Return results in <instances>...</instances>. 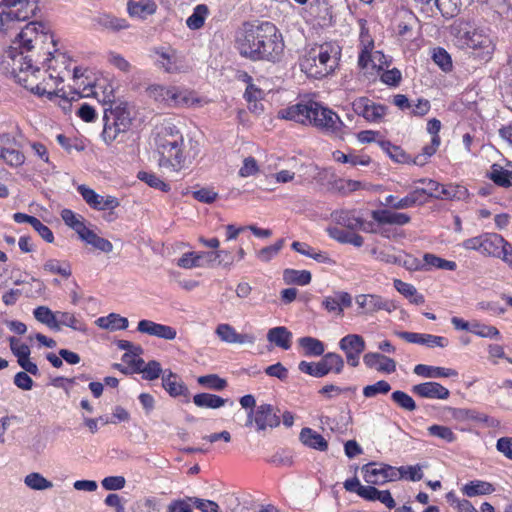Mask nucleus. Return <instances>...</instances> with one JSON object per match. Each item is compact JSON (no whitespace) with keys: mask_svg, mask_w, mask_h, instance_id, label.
Instances as JSON below:
<instances>
[{"mask_svg":"<svg viewBox=\"0 0 512 512\" xmlns=\"http://www.w3.org/2000/svg\"><path fill=\"white\" fill-rule=\"evenodd\" d=\"M241 56L253 61L275 62L283 51L277 28L271 22H245L236 35Z\"/></svg>","mask_w":512,"mask_h":512,"instance_id":"obj_1","label":"nucleus"},{"mask_svg":"<svg viewBox=\"0 0 512 512\" xmlns=\"http://www.w3.org/2000/svg\"><path fill=\"white\" fill-rule=\"evenodd\" d=\"M279 113L284 119L304 125L310 124L323 132L335 135H338L345 126L334 111L315 101L297 103Z\"/></svg>","mask_w":512,"mask_h":512,"instance_id":"obj_2","label":"nucleus"},{"mask_svg":"<svg viewBox=\"0 0 512 512\" xmlns=\"http://www.w3.org/2000/svg\"><path fill=\"white\" fill-rule=\"evenodd\" d=\"M19 42V55L25 57L30 52L33 58H43V63L50 62L53 54L57 52L56 40L53 35L44 32V25L39 22L28 23L17 36Z\"/></svg>","mask_w":512,"mask_h":512,"instance_id":"obj_3","label":"nucleus"},{"mask_svg":"<svg viewBox=\"0 0 512 512\" xmlns=\"http://www.w3.org/2000/svg\"><path fill=\"white\" fill-rule=\"evenodd\" d=\"M339 55V47L331 43L313 47L300 60L301 70L309 77L323 78L334 71Z\"/></svg>","mask_w":512,"mask_h":512,"instance_id":"obj_4","label":"nucleus"},{"mask_svg":"<svg viewBox=\"0 0 512 512\" xmlns=\"http://www.w3.org/2000/svg\"><path fill=\"white\" fill-rule=\"evenodd\" d=\"M182 144L183 137L174 125L163 127L156 138L157 150L160 155L159 165L172 167L174 171H178L184 160Z\"/></svg>","mask_w":512,"mask_h":512,"instance_id":"obj_5","label":"nucleus"},{"mask_svg":"<svg viewBox=\"0 0 512 512\" xmlns=\"http://www.w3.org/2000/svg\"><path fill=\"white\" fill-rule=\"evenodd\" d=\"M14 65L19 64V72L15 74L16 81L22 85L24 88L30 90L33 94L37 96H47L49 100H52L58 93L47 91L45 87H43L40 83H38L37 73H39L40 68L38 66H34V63H43V58H33V55H26L25 57H20L17 59L16 56L13 57Z\"/></svg>","mask_w":512,"mask_h":512,"instance_id":"obj_6","label":"nucleus"},{"mask_svg":"<svg viewBox=\"0 0 512 512\" xmlns=\"http://www.w3.org/2000/svg\"><path fill=\"white\" fill-rule=\"evenodd\" d=\"M146 92L149 98L170 108L190 107L200 102L192 91L177 86L152 84Z\"/></svg>","mask_w":512,"mask_h":512,"instance_id":"obj_7","label":"nucleus"},{"mask_svg":"<svg viewBox=\"0 0 512 512\" xmlns=\"http://www.w3.org/2000/svg\"><path fill=\"white\" fill-rule=\"evenodd\" d=\"M104 128L102 138L106 144H111L120 133L127 131L131 125L130 112L121 104L104 108Z\"/></svg>","mask_w":512,"mask_h":512,"instance_id":"obj_8","label":"nucleus"},{"mask_svg":"<svg viewBox=\"0 0 512 512\" xmlns=\"http://www.w3.org/2000/svg\"><path fill=\"white\" fill-rule=\"evenodd\" d=\"M321 356V360L317 363L301 361L298 364V369L302 373H306L316 378H322L330 372H334L336 374H340L342 372L344 368V360L341 355L334 352H328Z\"/></svg>","mask_w":512,"mask_h":512,"instance_id":"obj_9","label":"nucleus"},{"mask_svg":"<svg viewBox=\"0 0 512 512\" xmlns=\"http://www.w3.org/2000/svg\"><path fill=\"white\" fill-rule=\"evenodd\" d=\"M375 466V463H368L362 467L365 481L372 485H382L388 481L399 479V475H405L404 466L400 468H395L387 464H380L379 467Z\"/></svg>","mask_w":512,"mask_h":512,"instance_id":"obj_10","label":"nucleus"},{"mask_svg":"<svg viewBox=\"0 0 512 512\" xmlns=\"http://www.w3.org/2000/svg\"><path fill=\"white\" fill-rule=\"evenodd\" d=\"M255 424L256 430L262 432L268 428H276L280 425V417L274 411L271 404H261L250 410L247 414L246 426Z\"/></svg>","mask_w":512,"mask_h":512,"instance_id":"obj_11","label":"nucleus"},{"mask_svg":"<svg viewBox=\"0 0 512 512\" xmlns=\"http://www.w3.org/2000/svg\"><path fill=\"white\" fill-rule=\"evenodd\" d=\"M339 348L345 353L347 363L352 367H357L360 355L366 349V343L361 335L348 334L339 341Z\"/></svg>","mask_w":512,"mask_h":512,"instance_id":"obj_12","label":"nucleus"},{"mask_svg":"<svg viewBox=\"0 0 512 512\" xmlns=\"http://www.w3.org/2000/svg\"><path fill=\"white\" fill-rule=\"evenodd\" d=\"M353 110L369 122H380L387 112V107L374 103L367 97H360L353 101Z\"/></svg>","mask_w":512,"mask_h":512,"instance_id":"obj_13","label":"nucleus"},{"mask_svg":"<svg viewBox=\"0 0 512 512\" xmlns=\"http://www.w3.org/2000/svg\"><path fill=\"white\" fill-rule=\"evenodd\" d=\"M77 190L85 202L93 209L114 210L120 205L119 200L116 197L110 195L104 197L97 194L93 189L84 184L79 185Z\"/></svg>","mask_w":512,"mask_h":512,"instance_id":"obj_14","label":"nucleus"},{"mask_svg":"<svg viewBox=\"0 0 512 512\" xmlns=\"http://www.w3.org/2000/svg\"><path fill=\"white\" fill-rule=\"evenodd\" d=\"M11 352L17 358L18 365L31 375H39V369L36 363L30 360L31 350L27 344L21 343L16 337L9 338Z\"/></svg>","mask_w":512,"mask_h":512,"instance_id":"obj_15","label":"nucleus"},{"mask_svg":"<svg viewBox=\"0 0 512 512\" xmlns=\"http://www.w3.org/2000/svg\"><path fill=\"white\" fill-rule=\"evenodd\" d=\"M357 305L364 310V313L373 314L377 311L384 310L392 312L396 309L393 301L384 299L379 295L361 294L356 297Z\"/></svg>","mask_w":512,"mask_h":512,"instance_id":"obj_16","label":"nucleus"},{"mask_svg":"<svg viewBox=\"0 0 512 512\" xmlns=\"http://www.w3.org/2000/svg\"><path fill=\"white\" fill-rule=\"evenodd\" d=\"M92 22L97 29L110 33H119L130 28V24L125 18H120L106 12L95 15L92 18Z\"/></svg>","mask_w":512,"mask_h":512,"instance_id":"obj_17","label":"nucleus"},{"mask_svg":"<svg viewBox=\"0 0 512 512\" xmlns=\"http://www.w3.org/2000/svg\"><path fill=\"white\" fill-rule=\"evenodd\" d=\"M395 335L399 338L414 344L425 345L427 347H447L449 341L443 336H436L432 334H421L407 331H396Z\"/></svg>","mask_w":512,"mask_h":512,"instance_id":"obj_18","label":"nucleus"},{"mask_svg":"<svg viewBox=\"0 0 512 512\" xmlns=\"http://www.w3.org/2000/svg\"><path fill=\"white\" fill-rule=\"evenodd\" d=\"M137 330L164 340H174L177 336L175 328L145 319L138 322Z\"/></svg>","mask_w":512,"mask_h":512,"instance_id":"obj_19","label":"nucleus"},{"mask_svg":"<svg viewBox=\"0 0 512 512\" xmlns=\"http://www.w3.org/2000/svg\"><path fill=\"white\" fill-rule=\"evenodd\" d=\"M35 0H0V4L7 8H14L19 6L16 10H10L7 17L13 20H26L31 14H34L36 9Z\"/></svg>","mask_w":512,"mask_h":512,"instance_id":"obj_20","label":"nucleus"},{"mask_svg":"<svg viewBox=\"0 0 512 512\" xmlns=\"http://www.w3.org/2000/svg\"><path fill=\"white\" fill-rule=\"evenodd\" d=\"M412 392L422 398L445 400L449 397V390L438 382H424L412 387Z\"/></svg>","mask_w":512,"mask_h":512,"instance_id":"obj_21","label":"nucleus"},{"mask_svg":"<svg viewBox=\"0 0 512 512\" xmlns=\"http://www.w3.org/2000/svg\"><path fill=\"white\" fill-rule=\"evenodd\" d=\"M217 336L226 343L254 344L255 336L252 334H240L230 324H219L216 328Z\"/></svg>","mask_w":512,"mask_h":512,"instance_id":"obj_22","label":"nucleus"},{"mask_svg":"<svg viewBox=\"0 0 512 512\" xmlns=\"http://www.w3.org/2000/svg\"><path fill=\"white\" fill-rule=\"evenodd\" d=\"M371 217L380 225L390 224L403 226L410 222L411 218L406 213L393 212L387 209L374 210L371 212Z\"/></svg>","mask_w":512,"mask_h":512,"instance_id":"obj_23","label":"nucleus"},{"mask_svg":"<svg viewBox=\"0 0 512 512\" xmlns=\"http://www.w3.org/2000/svg\"><path fill=\"white\" fill-rule=\"evenodd\" d=\"M224 253L222 250H216L213 252H186L177 261V265L184 269H192L196 267H203L204 256H214V258H220L221 254Z\"/></svg>","mask_w":512,"mask_h":512,"instance_id":"obj_24","label":"nucleus"},{"mask_svg":"<svg viewBox=\"0 0 512 512\" xmlns=\"http://www.w3.org/2000/svg\"><path fill=\"white\" fill-rule=\"evenodd\" d=\"M359 496L367 501H380L389 509H393L396 506V502L389 490H378L372 484L365 486V488H360Z\"/></svg>","mask_w":512,"mask_h":512,"instance_id":"obj_25","label":"nucleus"},{"mask_svg":"<svg viewBox=\"0 0 512 512\" xmlns=\"http://www.w3.org/2000/svg\"><path fill=\"white\" fill-rule=\"evenodd\" d=\"M162 386L171 397L184 396L185 401L189 402L190 393L187 386L181 380H178V376L172 371L163 375Z\"/></svg>","mask_w":512,"mask_h":512,"instance_id":"obj_26","label":"nucleus"},{"mask_svg":"<svg viewBox=\"0 0 512 512\" xmlns=\"http://www.w3.org/2000/svg\"><path fill=\"white\" fill-rule=\"evenodd\" d=\"M331 217L338 225L344 226L350 230L362 229L369 231L368 228L364 226V220L356 217L354 211L337 210L332 212Z\"/></svg>","mask_w":512,"mask_h":512,"instance_id":"obj_27","label":"nucleus"},{"mask_svg":"<svg viewBox=\"0 0 512 512\" xmlns=\"http://www.w3.org/2000/svg\"><path fill=\"white\" fill-rule=\"evenodd\" d=\"M157 5L153 0H129L127 3V12L131 17L145 19L156 12Z\"/></svg>","mask_w":512,"mask_h":512,"instance_id":"obj_28","label":"nucleus"},{"mask_svg":"<svg viewBox=\"0 0 512 512\" xmlns=\"http://www.w3.org/2000/svg\"><path fill=\"white\" fill-rule=\"evenodd\" d=\"M299 439L309 448L319 451H326L328 449V443L324 437L311 428H303L300 432Z\"/></svg>","mask_w":512,"mask_h":512,"instance_id":"obj_29","label":"nucleus"},{"mask_svg":"<svg viewBox=\"0 0 512 512\" xmlns=\"http://www.w3.org/2000/svg\"><path fill=\"white\" fill-rule=\"evenodd\" d=\"M267 340L284 350L291 348L292 333L284 326L273 327L268 330Z\"/></svg>","mask_w":512,"mask_h":512,"instance_id":"obj_30","label":"nucleus"},{"mask_svg":"<svg viewBox=\"0 0 512 512\" xmlns=\"http://www.w3.org/2000/svg\"><path fill=\"white\" fill-rule=\"evenodd\" d=\"M414 373L425 378H442L457 376V371L450 368L435 367L425 364H418L414 367Z\"/></svg>","mask_w":512,"mask_h":512,"instance_id":"obj_31","label":"nucleus"},{"mask_svg":"<svg viewBox=\"0 0 512 512\" xmlns=\"http://www.w3.org/2000/svg\"><path fill=\"white\" fill-rule=\"evenodd\" d=\"M467 45L472 49H479L482 51V57L490 58L494 51L492 40L485 35L478 32H473L468 36Z\"/></svg>","mask_w":512,"mask_h":512,"instance_id":"obj_32","label":"nucleus"},{"mask_svg":"<svg viewBox=\"0 0 512 512\" xmlns=\"http://www.w3.org/2000/svg\"><path fill=\"white\" fill-rule=\"evenodd\" d=\"M329 236L343 244H351L355 247H361L364 239L361 235L339 229L337 227H330L327 229Z\"/></svg>","mask_w":512,"mask_h":512,"instance_id":"obj_33","label":"nucleus"},{"mask_svg":"<svg viewBox=\"0 0 512 512\" xmlns=\"http://www.w3.org/2000/svg\"><path fill=\"white\" fill-rule=\"evenodd\" d=\"M509 168L504 169L499 164H493L489 173V178L498 186H512V164L507 165Z\"/></svg>","mask_w":512,"mask_h":512,"instance_id":"obj_34","label":"nucleus"},{"mask_svg":"<svg viewBox=\"0 0 512 512\" xmlns=\"http://www.w3.org/2000/svg\"><path fill=\"white\" fill-rule=\"evenodd\" d=\"M502 245V236L497 233H483L482 255L488 257L499 256L498 248Z\"/></svg>","mask_w":512,"mask_h":512,"instance_id":"obj_35","label":"nucleus"},{"mask_svg":"<svg viewBox=\"0 0 512 512\" xmlns=\"http://www.w3.org/2000/svg\"><path fill=\"white\" fill-rule=\"evenodd\" d=\"M33 315L37 321L45 324L51 330L59 331V323H57V312L51 311L46 306H39L34 309Z\"/></svg>","mask_w":512,"mask_h":512,"instance_id":"obj_36","label":"nucleus"},{"mask_svg":"<svg viewBox=\"0 0 512 512\" xmlns=\"http://www.w3.org/2000/svg\"><path fill=\"white\" fill-rule=\"evenodd\" d=\"M193 402L200 408L217 409L225 405L227 399L210 393H199L194 395Z\"/></svg>","mask_w":512,"mask_h":512,"instance_id":"obj_37","label":"nucleus"},{"mask_svg":"<svg viewBox=\"0 0 512 512\" xmlns=\"http://www.w3.org/2000/svg\"><path fill=\"white\" fill-rule=\"evenodd\" d=\"M298 344L303 348L306 356H321L324 354L325 345L322 341L311 336H304L298 339Z\"/></svg>","mask_w":512,"mask_h":512,"instance_id":"obj_38","label":"nucleus"},{"mask_svg":"<svg viewBox=\"0 0 512 512\" xmlns=\"http://www.w3.org/2000/svg\"><path fill=\"white\" fill-rule=\"evenodd\" d=\"M378 144L393 161L398 163H412L413 158L399 146L393 145L390 141L386 140H381Z\"/></svg>","mask_w":512,"mask_h":512,"instance_id":"obj_39","label":"nucleus"},{"mask_svg":"<svg viewBox=\"0 0 512 512\" xmlns=\"http://www.w3.org/2000/svg\"><path fill=\"white\" fill-rule=\"evenodd\" d=\"M424 261L425 271H430L432 268L454 271L457 268L456 262L443 259L432 253H425Z\"/></svg>","mask_w":512,"mask_h":512,"instance_id":"obj_40","label":"nucleus"},{"mask_svg":"<svg viewBox=\"0 0 512 512\" xmlns=\"http://www.w3.org/2000/svg\"><path fill=\"white\" fill-rule=\"evenodd\" d=\"M494 490L491 483L480 480L470 481L462 488L463 494L468 497L491 494Z\"/></svg>","mask_w":512,"mask_h":512,"instance_id":"obj_41","label":"nucleus"},{"mask_svg":"<svg viewBox=\"0 0 512 512\" xmlns=\"http://www.w3.org/2000/svg\"><path fill=\"white\" fill-rule=\"evenodd\" d=\"M311 279V273L307 270L285 269L283 272V280L286 284L304 286L309 284Z\"/></svg>","mask_w":512,"mask_h":512,"instance_id":"obj_42","label":"nucleus"},{"mask_svg":"<svg viewBox=\"0 0 512 512\" xmlns=\"http://www.w3.org/2000/svg\"><path fill=\"white\" fill-rule=\"evenodd\" d=\"M43 269L51 274H59L64 278H69L72 274L71 265L66 261H60L57 259H48Z\"/></svg>","mask_w":512,"mask_h":512,"instance_id":"obj_43","label":"nucleus"},{"mask_svg":"<svg viewBox=\"0 0 512 512\" xmlns=\"http://www.w3.org/2000/svg\"><path fill=\"white\" fill-rule=\"evenodd\" d=\"M440 145V136L435 135L432 137L431 144L426 145L422 149V153L416 155L412 163L418 166H423L426 164L428 158H430L432 155H434L437 151V148Z\"/></svg>","mask_w":512,"mask_h":512,"instance_id":"obj_44","label":"nucleus"},{"mask_svg":"<svg viewBox=\"0 0 512 512\" xmlns=\"http://www.w3.org/2000/svg\"><path fill=\"white\" fill-rule=\"evenodd\" d=\"M197 382L199 385L214 391H222L227 387V381L217 374L199 376Z\"/></svg>","mask_w":512,"mask_h":512,"instance_id":"obj_45","label":"nucleus"},{"mask_svg":"<svg viewBox=\"0 0 512 512\" xmlns=\"http://www.w3.org/2000/svg\"><path fill=\"white\" fill-rule=\"evenodd\" d=\"M57 323H59V330L61 326H67L76 331H86L85 324L78 320L74 314L69 312L57 311Z\"/></svg>","mask_w":512,"mask_h":512,"instance_id":"obj_46","label":"nucleus"},{"mask_svg":"<svg viewBox=\"0 0 512 512\" xmlns=\"http://www.w3.org/2000/svg\"><path fill=\"white\" fill-rule=\"evenodd\" d=\"M0 158H2L7 164L13 167L22 165L25 161L23 153L10 147H0Z\"/></svg>","mask_w":512,"mask_h":512,"instance_id":"obj_47","label":"nucleus"},{"mask_svg":"<svg viewBox=\"0 0 512 512\" xmlns=\"http://www.w3.org/2000/svg\"><path fill=\"white\" fill-rule=\"evenodd\" d=\"M24 483L33 490H46L53 487V483L43 477L40 473L32 472L28 474Z\"/></svg>","mask_w":512,"mask_h":512,"instance_id":"obj_48","label":"nucleus"},{"mask_svg":"<svg viewBox=\"0 0 512 512\" xmlns=\"http://www.w3.org/2000/svg\"><path fill=\"white\" fill-rule=\"evenodd\" d=\"M391 399L398 407L403 410L412 412L417 408L414 399L406 392L396 390L391 394Z\"/></svg>","mask_w":512,"mask_h":512,"instance_id":"obj_49","label":"nucleus"},{"mask_svg":"<svg viewBox=\"0 0 512 512\" xmlns=\"http://www.w3.org/2000/svg\"><path fill=\"white\" fill-rule=\"evenodd\" d=\"M208 14L206 5H198L194 9L191 16L186 20V24L190 29L197 30L204 25L205 16Z\"/></svg>","mask_w":512,"mask_h":512,"instance_id":"obj_50","label":"nucleus"},{"mask_svg":"<svg viewBox=\"0 0 512 512\" xmlns=\"http://www.w3.org/2000/svg\"><path fill=\"white\" fill-rule=\"evenodd\" d=\"M138 179L145 182L152 188L158 189L163 192H168L170 190V186L162 181L156 174L146 171L138 172Z\"/></svg>","mask_w":512,"mask_h":512,"instance_id":"obj_51","label":"nucleus"},{"mask_svg":"<svg viewBox=\"0 0 512 512\" xmlns=\"http://www.w3.org/2000/svg\"><path fill=\"white\" fill-rule=\"evenodd\" d=\"M432 59L444 72L452 70V60L449 53L441 47H437L433 50Z\"/></svg>","mask_w":512,"mask_h":512,"instance_id":"obj_52","label":"nucleus"},{"mask_svg":"<svg viewBox=\"0 0 512 512\" xmlns=\"http://www.w3.org/2000/svg\"><path fill=\"white\" fill-rule=\"evenodd\" d=\"M384 57V54L381 51H375L374 53H370L367 49L362 50L358 58V65L360 68L369 70H374L377 66L376 58Z\"/></svg>","mask_w":512,"mask_h":512,"instance_id":"obj_53","label":"nucleus"},{"mask_svg":"<svg viewBox=\"0 0 512 512\" xmlns=\"http://www.w3.org/2000/svg\"><path fill=\"white\" fill-rule=\"evenodd\" d=\"M470 332L484 338H499L500 332L499 330L490 325L481 324L479 322L471 323Z\"/></svg>","mask_w":512,"mask_h":512,"instance_id":"obj_54","label":"nucleus"},{"mask_svg":"<svg viewBox=\"0 0 512 512\" xmlns=\"http://www.w3.org/2000/svg\"><path fill=\"white\" fill-rule=\"evenodd\" d=\"M391 390V385L385 380H379L372 385L363 388V395L366 398H372L378 394H387Z\"/></svg>","mask_w":512,"mask_h":512,"instance_id":"obj_55","label":"nucleus"},{"mask_svg":"<svg viewBox=\"0 0 512 512\" xmlns=\"http://www.w3.org/2000/svg\"><path fill=\"white\" fill-rule=\"evenodd\" d=\"M428 432L431 436L441 438L448 443L454 442L456 440L455 433L451 430V428L443 425H432L428 427Z\"/></svg>","mask_w":512,"mask_h":512,"instance_id":"obj_56","label":"nucleus"},{"mask_svg":"<svg viewBox=\"0 0 512 512\" xmlns=\"http://www.w3.org/2000/svg\"><path fill=\"white\" fill-rule=\"evenodd\" d=\"M85 242L105 253H110L113 250V245L109 240L98 236L93 231L85 240Z\"/></svg>","mask_w":512,"mask_h":512,"instance_id":"obj_57","label":"nucleus"},{"mask_svg":"<svg viewBox=\"0 0 512 512\" xmlns=\"http://www.w3.org/2000/svg\"><path fill=\"white\" fill-rule=\"evenodd\" d=\"M284 245V239H279L275 244L266 246L258 251L257 256L263 262L270 261L279 253Z\"/></svg>","mask_w":512,"mask_h":512,"instance_id":"obj_58","label":"nucleus"},{"mask_svg":"<svg viewBox=\"0 0 512 512\" xmlns=\"http://www.w3.org/2000/svg\"><path fill=\"white\" fill-rule=\"evenodd\" d=\"M398 265L403 266L409 271H425V261L420 260L413 255L406 254L404 259L400 258Z\"/></svg>","mask_w":512,"mask_h":512,"instance_id":"obj_59","label":"nucleus"},{"mask_svg":"<svg viewBox=\"0 0 512 512\" xmlns=\"http://www.w3.org/2000/svg\"><path fill=\"white\" fill-rule=\"evenodd\" d=\"M466 193V189L457 185H442L440 194V199H461Z\"/></svg>","mask_w":512,"mask_h":512,"instance_id":"obj_60","label":"nucleus"},{"mask_svg":"<svg viewBox=\"0 0 512 512\" xmlns=\"http://www.w3.org/2000/svg\"><path fill=\"white\" fill-rule=\"evenodd\" d=\"M156 54L162 59L159 61L161 67L168 73H173L176 70L174 55L170 54L164 48L156 49Z\"/></svg>","mask_w":512,"mask_h":512,"instance_id":"obj_61","label":"nucleus"},{"mask_svg":"<svg viewBox=\"0 0 512 512\" xmlns=\"http://www.w3.org/2000/svg\"><path fill=\"white\" fill-rule=\"evenodd\" d=\"M193 497L173 500L167 507V512H192Z\"/></svg>","mask_w":512,"mask_h":512,"instance_id":"obj_62","label":"nucleus"},{"mask_svg":"<svg viewBox=\"0 0 512 512\" xmlns=\"http://www.w3.org/2000/svg\"><path fill=\"white\" fill-rule=\"evenodd\" d=\"M161 373L162 368L160 363L156 360H151L145 364L143 369V378L150 381L155 380L160 376Z\"/></svg>","mask_w":512,"mask_h":512,"instance_id":"obj_63","label":"nucleus"},{"mask_svg":"<svg viewBox=\"0 0 512 512\" xmlns=\"http://www.w3.org/2000/svg\"><path fill=\"white\" fill-rule=\"evenodd\" d=\"M499 256L495 258L501 259L512 269V245L502 237V245L498 248Z\"/></svg>","mask_w":512,"mask_h":512,"instance_id":"obj_64","label":"nucleus"}]
</instances>
